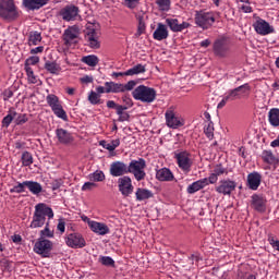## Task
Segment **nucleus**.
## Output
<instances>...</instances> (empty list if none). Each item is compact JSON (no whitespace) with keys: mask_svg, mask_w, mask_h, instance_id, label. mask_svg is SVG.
<instances>
[{"mask_svg":"<svg viewBox=\"0 0 279 279\" xmlns=\"http://www.w3.org/2000/svg\"><path fill=\"white\" fill-rule=\"evenodd\" d=\"M133 97L136 101H143V104H151L156 100V89L147 87L145 85L137 86L132 92Z\"/></svg>","mask_w":279,"mask_h":279,"instance_id":"nucleus-3","label":"nucleus"},{"mask_svg":"<svg viewBox=\"0 0 279 279\" xmlns=\"http://www.w3.org/2000/svg\"><path fill=\"white\" fill-rule=\"evenodd\" d=\"M47 217L48 219H53V209L45 203L37 204L35 206L31 228H43V226L47 223Z\"/></svg>","mask_w":279,"mask_h":279,"instance_id":"nucleus-1","label":"nucleus"},{"mask_svg":"<svg viewBox=\"0 0 279 279\" xmlns=\"http://www.w3.org/2000/svg\"><path fill=\"white\" fill-rule=\"evenodd\" d=\"M228 101H230V99L228 98V96H226L217 106L218 109H221L226 106V104H228Z\"/></svg>","mask_w":279,"mask_h":279,"instance_id":"nucleus-63","label":"nucleus"},{"mask_svg":"<svg viewBox=\"0 0 279 279\" xmlns=\"http://www.w3.org/2000/svg\"><path fill=\"white\" fill-rule=\"evenodd\" d=\"M267 199L260 195L254 194L252 196V203L251 206L254 208V210H257V213H265L267 208Z\"/></svg>","mask_w":279,"mask_h":279,"instance_id":"nucleus-19","label":"nucleus"},{"mask_svg":"<svg viewBox=\"0 0 279 279\" xmlns=\"http://www.w3.org/2000/svg\"><path fill=\"white\" fill-rule=\"evenodd\" d=\"M110 174L113 178H121L128 174V165L123 161H114L110 165Z\"/></svg>","mask_w":279,"mask_h":279,"instance_id":"nucleus-15","label":"nucleus"},{"mask_svg":"<svg viewBox=\"0 0 279 279\" xmlns=\"http://www.w3.org/2000/svg\"><path fill=\"white\" fill-rule=\"evenodd\" d=\"M140 23H138V28H137V34L141 36L143 32H145V22H143V17H140Z\"/></svg>","mask_w":279,"mask_h":279,"instance_id":"nucleus-58","label":"nucleus"},{"mask_svg":"<svg viewBox=\"0 0 279 279\" xmlns=\"http://www.w3.org/2000/svg\"><path fill=\"white\" fill-rule=\"evenodd\" d=\"M34 162V158L32 157V154L25 151L22 155V165L24 167H29Z\"/></svg>","mask_w":279,"mask_h":279,"instance_id":"nucleus-41","label":"nucleus"},{"mask_svg":"<svg viewBox=\"0 0 279 279\" xmlns=\"http://www.w3.org/2000/svg\"><path fill=\"white\" fill-rule=\"evenodd\" d=\"M53 247V243L49 240L39 239L34 246V252L36 254H40L44 258H49V254L51 248Z\"/></svg>","mask_w":279,"mask_h":279,"instance_id":"nucleus-10","label":"nucleus"},{"mask_svg":"<svg viewBox=\"0 0 279 279\" xmlns=\"http://www.w3.org/2000/svg\"><path fill=\"white\" fill-rule=\"evenodd\" d=\"M13 243H21L23 241V238H21L20 234H14L11 236Z\"/></svg>","mask_w":279,"mask_h":279,"instance_id":"nucleus-64","label":"nucleus"},{"mask_svg":"<svg viewBox=\"0 0 279 279\" xmlns=\"http://www.w3.org/2000/svg\"><path fill=\"white\" fill-rule=\"evenodd\" d=\"M122 100L126 105V108H132V106H134V104L132 102V98H130L129 96H123Z\"/></svg>","mask_w":279,"mask_h":279,"instance_id":"nucleus-60","label":"nucleus"},{"mask_svg":"<svg viewBox=\"0 0 279 279\" xmlns=\"http://www.w3.org/2000/svg\"><path fill=\"white\" fill-rule=\"evenodd\" d=\"M134 86H136L135 81H129L126 84H122V93H125V90H134Z\"/></svg>","mask_w":279,"mask_h":279,"instance_id":"nucleus-49","label":"nucleus"},{"mask_svg":"<svg viewBox=\"0 0 279 279\" xmlns=\"http://www.w3.org/2000/svg\"><path fill=\"white\" fill-rule=\"evenodd\" d=\"M90 180H93V182H104L106 180V174L101 171H96L92 174Z\"/></svg>","mask_w":279,"mask_h":279,"instance_id":"nucleus-46","label":"nucleus"},{"mask_svg":"<svg viewBox=\"0 0 279 279\" xmlns=\"http://www.w3.org/2000/svg\"><path fill=\"white\" fill-rule=\"evenodd\" d=\"M268 121L270 125H274V128L279 126V109L278 108H272L269 110Z\"/></svg>","mask_w":279,"mask_h":279,"instance_id":"nucleus-30","label":"nucleus"},{"mask_svg":"<svg viewBox=\"0 0 279 279\" xmlns=\"http://www.w3.org/2000/svg\"><path fill=\"white\" fill-rule=\"evenodd\" d=\"M46 101L48 106L51 108L53 114L58 117L59 119H62L63 121H69V117L66 116V111L62 108V105L60 104V98L53 94H49L46 97Z\"/></svg>","mask_w":279,"mask_h":279,"instance_id":"nucleus-6","label":"nucleus"},{"mask_svg":"<svg viewBox=\"0 0 279 279\" xmlns=\"http://www.w3.org/2000/svg\"><path fill=\"white\" fill-rule=\"evenodd\" d=\"M85 40L88 43V47H90V49H99V47H101V43L99 41V32L94 27H86Z\"/></svg>","mask_w":279,"mask_h":279,"instance_id":"nucleus-9","label":"nucleus"},{"mask_svg":"<svg viewBox=\"0 0 279 279\" xmlns=\"http://www.w3.org/2000/svg\"><path fill=\"white\" fill-rule=\"evenodd\" d=\"M165 117L166 125L172 130H178V128H182V125H184V119L179 117L171 108L166 111Z\"/></svg>","mask_w":279,"mask_h":279,"instance_id":"nucleus-8","label":"nucleus"},{"mask_svg":"<svg viewBox=\"0 0 279 279\" xmlns=\"http://www.w3.org/2000/svg\"><path fill=\"white\" fill-rule=\"evenodd\" d=\"M147 162L145 159L140 158L138 160H132L128 166V173H132L137 182L145 180L147 173L145 172Z\"/></svg>","mask_w":279,"mask_h":279,"instance_id":"nucleus-4","label":"nucleus"},{"mask_svg":"<svg viewBox=\"0 0 279 279\" xmlns=\"http://www.w3.org/2000/svg\"><path fill=\"white\" fill-rule=\"evenodd\" d=\"M78 12L80 9H77V7H65L63 10H61L60 15L62 16L63 21H75Z\"/></svg>","mask_w":279,"mask_h":279,"instance_id":"nucleus-21","label":"nucleus"},{"mask_svg":"<svg viewBox=\"0 0 279 279\" xmlns=\"http://www.w3.org/2000/svg\"><path fill=\"white\" fill-rule=\"evenodd\" d=\"M65 243L68 247H72L73 250L86 247V240L80 233H70L65 238Z\"/></svg>","mask_w":279,"mask_h":279,"instance_id":"nucleus-12","label":"nucleus"},{"mask_svg":"<svg viewBox=\"0 0 279 279\" xmlns=\"http://www.w3.org/2000/svg\"><path fill=\"white\" fill-rule=\"evenodd\" d=\"M213 173L219 178V175H223V173H226V168H223L221 166H217L214 169Z\"/></svg>","mask_w":279,"mask_h":279,"instance_id":"nucleus-54","label":"nucleus"},{"mask_svg":"<svg viewBox=\"0 0 279 279\" xmlns=\"http://www.w3.org/2000/svg\"><path fill=\"white\" fill-rule=\"evenodd\" d=\"M253 27L257 34H260V36H267V34H271V32H274L269 23L262 19L257 20L253 24Z\"/></svg>","mask_w":279,"mask_h":279,"instance_id":"nucleus-18","label":"nucleus"},{"mask_svg":"<svg viewBox=\"0 0 279 279\" xmlns=\"http://www.w3.org/2000/svg\"><path fill=\"white\" fill-rule=\"evenodd\" d=\"M45 69L46 71H48V73H51L52 75H59L60 71H62V68L60 66V64L51 61H47L45 63Z\"/></svg>","mask_w":279,"mask_h":279,"instance_id":"nucleus-31","label":"nucleus"},{"mask_svg":"<svg viewBox=\"0 0 279 279\" xmlns=\"http://www.w3.org/2000/svg\"><path fill=\"white\" fill-rule=\"evenodd\" d=\"M204 133L209 141H213L215 138V123L208 122V124L204 128Z\"/></svg>","mask_w":279,"mask_h":279,"instance_id":"nucleus-38","label":"nucleus"},{"mask_svg":"<svg viewBox=\"0 0 279 279\" xmlns=\"http://www.w3.org/2000/svg\"><path fill=\"white\" fill-rule=\"evenodd\" d=\"M23 3L28 10H40L43 5H47L48 0H23Z\"/></svg>","mask_w":279,"mask_h":279,"instance_id":"nucleus-27","label":"nucleus"},{"mask_svg":"<svg viewBox=\"0 0 279 279\" xmlns=\"http://www.w3.org/2000/svg\"><path fill=\"white\" fill-rule=\"evenodd\" d=\"M204 186H208V179H202L189 185L187 193H190V195H193V193H197V191H202Z\"/></svg>","mask_w":279,"mask_h":279,"instance_id":"nucleus-26","label":"nucleus"},{"mask_svg":"<svg viewBox=\"0 0 279 279\" xmlns=\"http://www.w3.org/2000/svg\"><path fill=\"white\" fill-rule=\"evenodd\" d=\"M250 90H252L250 84H244L238 87V93H240L241 97H247V95H250Z\"/></svg>","mask_w":279,"mask_h":279,"instance_id":"nucleus-44","label":"nucleus"},{"mask_svg":"<svg viewBox=\"0 0 279 279\" xmlns=\"http://www.w3.org/2000/svg\"><path fill=\"white\" fill-rule=\"evenodd\" d=\"M100 145L108 149V151H114L119 145H121V141L119 140H112L110 143H107L106 141H101Z\"/></svg>","mask_w":279,"mask_h":279,"instance_id":"nucleus-35","label":"nucleus"},{"mask_svg":"<svg viewBox=\"0 0 279 279\" xmlns=\"http://www.w3.org/2000/svg\"><path fill=\"white\" fill-rule=\"evenodd\" d=\"M175 159L182 171H191V167H193V158L191 157V154L181 151L175 154Z\"/></svg>","mask_w":279,"mask_h":279,"instance_id":"nucleus-13","label":"nucleus"},{"mask_svg":"<svg viewBox=\"0 0 279 279\" xmlns=\"http://www.w3.org/2000/svg\"><path fill=\"white\" fill-rule=\"evenodd\" d=\"M25 71H26L28 81H31L32 84H36V75H34V70L32 69V66L25 64Z\"/></svg>","mask_w":279,"mask_h":279,"instance_id":"nucleus-45","label":"nucleus"},{"mask_svg":"<svg viewBox=\"0 0 279 279\" xmlns=\"http://www.w3.org/2000/svg\"><path fill=\"white\" fill-rule=\"evenodd\" d=\"M19 9L14 0H0V17L4 21H16L19 19Z\"/></svg>","mask_w":279,"mask_h":279,"instance_id":"nucleus-2","label":"nucleus"},{"mask_svg":"<svg viewBox=\"0 0 279 279\" xmlns=\"http://www.w3.org/2000/svg\"><path fill=\"white\" fill-rule=\"evenodd\" d=\"M16 123L17 125H23V123H27V116L25 114L19 116L16 119Z\"/></svg>","mask_w":279,"mask_h":279,"instance_id":"nucleus-59","label":"nucleus"},{"mask_svg":"<svg viewBox=\"0 0 279 279\" xmlns=\"http://www.w3.org/2000/svg\"><path fill=\"white\" fill-rule=\"evenodd\" d=\"M166 25L170 27L171 32H184V29H189L191 27V24L189 22H183L180 24L178 19H167Z\"/></svg>","mask_w":279,"mask_h":279,"instance_id":"nucleus-17","label":"nucleus"},{"mask_svg":"<svg viewBox=\"0 0 279 279\" xmlns=\"http://www.w3.org/2000/svg\"><path fill=\"white\" fill-rule=\"evenodd\" d=\"M145 65L143 64H137L134 65L132 69L128 70L124 72V75H138L140 73H145Z\"/></svg>","mask_w":279,"mask_h":279,"instance_id":"nucleus-37","label":"nucleus"},{"mask_svg":"<svg viewBox=\"0 0 279 279\" xmlns=\"http://www.w3.org/2000/svg\"><path fill=\"white\" fill-rule=\"evenodd\" d=\"M93 189H97V184L95 182H85L82 186V191H93Z\"/></svg>","mask_w":279,"mask_h":279,"instance_id":"nucleus-51","label":"nucleus"},{"mask_svg":"<svg viewBox=\"0 0 279 279\" xmlns=\"http://www.w3.org/2000/svg\"><path fill=\"white\" fill-rule=\"evenodd\" d=\"M216 58H228L230 56V40L226 37L217 38L213 44Z\"/></svg>","mask_w":279,"mask_h":279,"instance_id":"nucleus-5","label":"nucleus"},{"mask_svg":"<svg viewBox=\"0 0 279 279\" xmlns=\"http://www.w3.org/2000/svg\"><path fill=\"white\" fill-rule=\"evenodd\" d=\"M25 186H27V181H24L22 183H19L17 185L13 186L10 192L11 193H24Z\"/></svg>","mask_w":279,"mask_h":279,"instance_id":"nucleus-47","label":"nucleus"},{"mask_svg":"<svg viewBox=\"0 0 279 279\" xmlns=\"http://www.w3.org/2000/svg\"><path fill=\"white\" fill-rule=\"evenodd\" d=\"M106 93H123V84L114 82L105 83Z\"/></svg>","mask_w":279,"mask_h":279,"instance_id":"nucleus-29","label":"nucleus"},{"mask_svg":"<svg viewBox=\"0 0 279 279\" xmlns=\"http://www.w3.org/2000/svg\"><path fill=\"white\" fill-rule=\"evenodd\" d=\"M40 236H41L40 239H46V238L52 239L53 231L49 230V222H47L45 229L40 231Z\"/></svg>","mask_w":279,"mask_h":279,"instance_id":"nucleus-48","label":"nucleus"},{"mask_svg":"<svg viewBox=\"0 0 279 279\" xmlns=\"http://www.w3.org/2000/svg\"><path fill=\"white\" fill-rule=\"evenodd\" d=\"M156 3L162 12H169L171 8V0H156Z\"/></svg>","mask_w":279,"mask_h":279,"instance_id":"nucleus-40","label":"nucleus"},{"mask_svg":"<svg viewBox=\"0 0 279 279\" xmlns=\"http://www.w3.org/2000/svg\"><path fill=\"white\" fill-rule=\"evenodd\" d=\"M38 62H40V58L38 57H31L25 61V64H27L28 66H31V64L35 65L38 64Z\"/></svg>","mask_w":279,"mask_h":279,"instance_id":"nucleus-53","label":"nucleus"},{"mask_svg":"<svg viewBox=\"0 0 279 279\" xmlns=\"http://www.w3.org/2000/svg\"><path fill=\"white\" fill-rule=\"evenodd\" d=\"M241 10L245 14H250L252 12V7L250 5V2H244V4L241 5Z\"/></svg>","mask_w":279,"mask_h":279,"instance_id":"nucleus-57","label":"nucleus"},{"mask_svg":"<svg viewBox=\"0 0 279 279\" xmlns=\"http://www.w3.org/2000/svg\"><path fill=\"white\" fill-rule=\"evenodd\" d=\"M88 101L94 106H97V104H101V96H99V94L95 92H90L88 96Z\"/></svg>","mask_w":279,"mask_h":279,"instance_id":"nucleus-42","label":"nucleus"},{"mask_svg":"<svg viewBox=\"0 0 279 279\" xmlns=\"http://www.w3.org/2000/svg\"><path fill=\"white\" fill-rule=\"evenodd\" d=\"M43 40V36L38 32H33L29 34L28 45H38Z\"/></svg>","mask_w":279,"mask_h":279,"instance_id":"nucleus-39","label":"nucleus"},{"mask_svg":"<svg viewBox=\"0 0 279 279\" xmlns=\"http://www.w3.org/2000/svg\"><path fill=\"white\" fill-rule=\"evenodd\" d=\"M56 134H57V138H58L59 143H62L63 145L73 143V136L66 130L57 129Z\"/></svg>","mask_w":279,"mask_h":279,"instance_id":"nucleus-24","label":"nucleus"},{"mask_svg":"<svg viewBox=\"0 0 279 279\" xmlns=\"http://www.w3.org/2000/svg\"><path fill=\"white\" fill-rule=\"evenodd\" d=\"M263 177L258 172H251L247 175V186L251 191H258V186H260V182Z\"/></svg>","mask_w":279,"mask_h":279,"instance_id":"nucleus-20","label":"nucleus"},{"mask_svg":"<svg viewBox=\"0 0 279 279\" xmlns=\"http://www.w3.org/2000/svg\"><path fill=\"white\" fill-rule=\"evenodd\" d=\"M118 189L123 197H130L134 193V185L132 179L128 175L118 179Z\"/></svg>","mask_w":279,"mask_h":279,"instance_id":"nucleus-11","label":"nucleus"},{"mask_svg":"<svg viewBox=\"0 0 279 279\" xmlns=\"http://www.w3.org/2000/svg\"><path fill=\"white\" fill-rule=\"evenodd\" d=\"M82 84H93V76L85 75L81 78Z\"/></svg>","mask_w":279,"mask_h":279,"instance_id":"nucleus-61","label":"nucleus"},{"mask_svg":"<svg viewBox=\"0 0 279 279\" xmlns=\"http://www.w3.org/2000/svg\"><path fill=\"white\" fill-rule=\"evenodd\" d=\"M128 110V107L125 106H118L117 107V114L119 116L118 121L123 123V121H130V113L125 112Z\"/></svg>","mask_w":279,"mask_h":279,"instance_id":"nucleus-34","label":"nucleus"},{"mask_svg":"<svg viewBox=\"0 0 279 279\" xmlns=\"http://www.w3.org/2000/svg\"><path fill=\"white\" fill-rule=\"evenodd\" d=\"M195 23L198 27L208 29L209 27H213V24L215 23V15L210 12L198 11L195 14Z\"/></svg>","mask_w":279,"mask_h":279,"instance_id":"nucleus-7","label":"nucleus"},{"mask_svg":"<svg viewBox=\"0 0 279 279\" xmlns=\"http://www.w3.org/2000/svg\"><path fill=\"white\" fill-rule=\"evenodd\" d=\"M153 38L155 40H167V38H169V31H167V26L162 23H159L153 34Z\"/></svg>","mask_w":279,"mask_h":279,"instance_id":"nucleus-23","label":"nucleus"},{"mask_svg":"<svg viewBox=\"0 0 279 279\" xmlns=\"http://www.w3.org/2000/svg\"><path fill=\"white\" fill-rule=\"evenodd\" d=\"M89 228L92 232H95L96 234H100L101 236L110 232V228H108L106 223L97 222L95 220L93 222H89Z\"/></svg>","mask_w":279,"mask_h":279,"instance_id":"nucleus-22","label":"nucleus"},{"mask_svg":"<svg viewBox=\"0 0 279 279\" xmlns=\"http://www.w3.org/2000/svg\"><path fill=\"white\" fill-rule=\"evenodd\" d=\"M229 101H235V99H241V93H239L238 87L229 90L227 95Z\"/></svg>","mask_w":279,"mask_h":279,"instance_id":"nucleus-43","label":"nucleus"},{"mask_svg":"<svg viewBox=\"0 0 279 279\" xmlns=\"http://www.w3.org/2000/svg\"><path fill=\"white\" fill-rule=\"evenodd\" d=\"M101 263L106 267H114V259H112L111 257H108V256L101 257Z\"/></svg>","mask_w":279,"mask_h":279,"instance_id":"nucleus-50","label":"nucleus"},{"mask_svg":"<svg viewBox=\"0 0 279 279\" xmlns=\"http://www.w3.org/2000/svg\"><path fill=\"white\" fill-rule=\"evenodd\" d=\"M262 158L268 165H278V157H276L271 150H264Z\"/></svg>","mask_w":279,"mask_h":279,"instance_id":"nucleus-32","label":"nucleus"},{"mask_svg":"<svg viewBox=\"0 0 279 279\" xmlns=\"http://www.w3.org/2000/svg\"><path fill=\"white\" fill-rule=\"evenodd\" d=\"M14 118L12 117V114H8L7 117H4L3 118V120H2V125L4 126V128H8L9 125H10V123H12V120H13Z\"/></svg>","mask_w":279,"mask_h":279,"instance_id":"nucleus-56","label":"nucleus"},{"mask_svg":"<svg viewBox=\"0 0 279 279\" xmlns=\"http://www.w3.org/2000/svg\"><path fill=\"white\" fill-rule=\"evenodd\" d=\"M236 189V182L231 180H221L220 184L216 187L217 193L221 195H231L232 191Z\"/></svg>","mask_w":279,"mask_h":279,"instance_id":"nucleus-16","label":"nucleus"},{"mask_svg":"<svg viewBox=\"0 0 279 279\" xmlns=\"http://www.w3.org/2000/svg\"><path fill=\"white\" fill-rule=\"evenodd\" d=\"M26 186L33 193V195H38L39 193H43V185L38 182L34 181H26Z\"/></svg>","mask_w":279,"mask_h":279,"instance_id":"nucleus-33","label":"nucleus"},{"mask_svg":"<svg viewBox=\"0 0 279 279\" xmlns=\"http://www.w3.org/2000/svg\"><path fill=\"white\" fill-rule=\"evenodd\" d=\"M124 5L130 10H134L138 5V0H124Z\"/></svg>","mask_w":279,"mask_h":279,"instance_id":"nucleus-52","label":"nucleus"},{"mask_svg":"<svg viewBox=\"0 0 279 279\" xmlns=\"http://www.w3.org/2000/svg\"><path fill=\"white\" fill-rule=\"evenodd\" d=\"M156 178L160 182H172L173 173L168 168H162V169L157 171Z\"/></svg>","mask_w":279,"mask_h":279,"instance_id":"nucleus-25","label":"nucleus"},{"mask_svg":"<svg viewBox=\"0 0 279 279\" xmlns=\"http://www.w3.org/2000/svg\"><path fill=\"white\" fill-rule=\"evenodd\" d=\"M82 62L87 64V66H97L99 64V58L95 54H89L82 58Z\"/></svg>","mask_w":279,"mask_h":279,"instance_id":"nucleus-36","label":"nucleus"},{"mask_svg":"<svg viewBox=\"0 0 279 279\" xmlns=\"http://www.w3.org/2000/svg\"><path fill=\"white\" fill-rule=\"evenodd\" d=\"M207 179V185L209 184H216L217 180H219V177L215 174L214 172L209 175Z\"/></svg>","mask_w":279,"mask_h":279,"instance_id":"nucleus-55","label":"nucleus"},{"mask_svg":"<svg viewBox=\"0 0 279 279\" xmlns=\"http://www.w3.org/2000/svg\"><path fill=\"white\" fill-rule=\"evenodd\" d=\"M43 51H45V47H43V46H39V47H37V48L31 49V53H32L33 56H36V53H43Z\"/></svg>","mask_w":279,"mask_h":279,"instance_id":"nucleus-62","label":"nucleus"},{"mask_svg":"<svg viewBox=\"0 0 279 279\" xmlns=\"http://www.w3.org/2000/svg\"><path fill=\"white\" fill-rule=\"evenodd\" d=\"M80 37V28L77 26H71L64 31L63 40L65 45H75Z\"/></svg>","mask_w":279,"mask_h":279,"instance_id":"nucleus-14","label":"nucleus"},{"mask_svg":"<svg viewBox=\"0 0 279 279\" xmlns=\"http://www.w3.org/2000/svg\"><path fill=\"white\" fill-rule=\"evenodd\" d=\"M135 197L137 202H145V199H151L154 193L147 189L140 187L135 192Z\"/></svg>","mask_w":279,"mask_h":279,"instance_id":"nucleus-28","label":"nucleus"}]
</instances>
